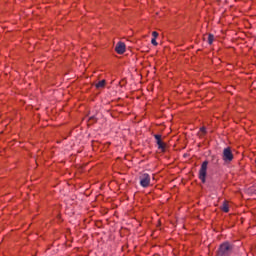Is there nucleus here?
Listing matches in <instances>:
<instances>
[{"instance_id": "obj_1", "label": "nucleus", "mask_w": 256, "mask_h": 256, "mask_svg": "<svg viewBox=\"0 0 256 256\" xmlns=\"http://www.w3.org/2000/svg\"><path fill=\"white\" fill-rule=\"evenodd\" d=\"M234 249L235 246L233 244L230 242H224L219 246L215 256H231Z\"/></svg>"}, {"instance_id": "obj_2", "label": "nucleus", "mask_w": 256, "mask_h": 256, "mask_svg": "<svg viewBox=\"0 0 256 256\" xmlns=\"http://www.w3.org/2000/svg\"><path fill=\"white\" fill-rule=\"evenodd\" d=\"M222 159L225 163H231V161H233L234 156L230 147L224 148L222 152Z\"/></svg>"}, {"instance_id": "obj_3", "label": "nucleus", "mask_w": 256, "mask_h": 256, "mask_svg": "<svg viewBox=\"0 0 256 256\" xmlns=\"http://www.w3.org/2000/svg\"><path fill=\"white\" fill-rule=\"evenodd\" d=\"M208 165H209V162L204 161L199 170V179L202 181V183H205V181L207 179V166Z\"/></svg>"}, {"instance_id": "obj_4", "label": "nucleus", "mask_w": 256, "mask_h": 256, "mask_svg": "<svg viewBox=\"0 0 256 256\" xmlns=\"http://www.w3.org/2000/svg\"><path fill=\"white\" fill-rule=\"evenodd\" d=\"M140 185L141 187L147 188L149 185H151V176L147 173H144L140 175Z\"/></svg>"}, {"instance_id": "obj_5", "label": "nucleus", "mask_w": 256, "mask_h": 256, "mask_svg": "<svg viewBox=\"0 0 256 256\" xmlns=\"http://www.w3.org/2000/svg\"><path fill=\"white\" fill-rule=\"evenodd\" d=\"M154 138L156 139V143L158 145V149H161V151H165V143L161 140L160 134H155Z\"/></svg>"}, {"instance_id": "obj_6", "label": "nucleus", "mask_w": 256, "mask_h": 256, "mask_svg": "<svg viewBox=\"0 0 256 256\" xmlns=\"http://www.w3.org/2000/svg\"><path fill=\"white\" fill-rule=\"evenodd\" d=\"M115 51L118 53V55H123V53H125V43L118 42L116 44Z\"/></svg>"}, {"instance_id": "obj_7", "label": "nucleus", "mask_w": 256, "mask_h": 256, "mask_svg": "<svg viewBox=\"0 0 256 256\" xmlns=\"http://www.w3.org/2000/svg\"><path fill=\"white\" fill-rule=\"evenodd\" d=\"M106 81L105 80H101L98 83L95 84L96 89H103V87H105Z\"/></svg>"}, {"instance_id": "obj_8", "label": "nucleus", "mask_w": 256, "mask_h": 256, "mask_svg": "<svg viewBox=\"0 0 256 256\" xmlns=\"http://www.w3.org/2000/svg\"><path fill=\"white\" fill-rule=\"evenodd\" d=\"M221 209L222 211H224V213H229V204H227V202H224Z\"/></svg>"}, {"instance_id": "obj_9", "label": "nucleus", "mask_w": 256, "mask_h": 256, "mask_svg": "<svg viewBox=\"0 0 256 256\" xmlns=\"http://www.w3.org/2000/svg\"><path fill=\"white\" fill-rule=\"evenodd\" d=\"M213 41H215V36L213 34L208 35V44L213 45Z\"/></svg>"}, {"instance_id": "obj_10", "label": "nucleus", "mask_w": 256, "mask_h": 256, "mask_svg": "<svg viewBox=\"0 0 256 256\" xmlns=\"http://www.w3.org/2000/svg\"><path fill=\"white\" fill-rule=\"evenodd\" d=\"M152 37H154V39L159 37V33L157 31L152 32Z\"/></svg>"}, {"instance_id": "obj_11", "label": "nucleus", "mask_w": 256, "mask_h": 256, "mask_svg": "<svg viewBox=\"0 0 256 256\" xmlns=\"http://www.w3.org/2000/svg\"><path fill=\"white\" fill-rule=\"evenodd\" d=\"M151 43H152V45H154L155 47H157V45H158L156 38H152Z\"/></svg>"}, {"instance_id": "obj_12", "label": "nucleus", "mask_w": 256, "mask_h": 256, "mask_svg": "<svg viewBox=\"0 0 256 256\" xmlns=\"http://www.w3.org/2000/svg\"><path fill=\"white\" fill-rule=\"evenodd\" d=\"M200 131H201L202 133H207V130H206L205 127L200 128Z\"/></svg>"}, {"instance_id": "obj_13", "label": "nucleus", "mask_w": 256, "mask_h": 256, "mask_svg": "<svg viewBox=\"0 0 256 256\" xmlns=\"http://www.w3.org/2000/svg\"><path fill=\"white\" fill-rule=\"evenodd\" d=\"M90 121H97V118L95 116L90 117Z\"/></svg>"}]
</instances>
